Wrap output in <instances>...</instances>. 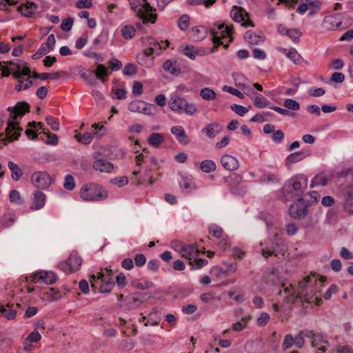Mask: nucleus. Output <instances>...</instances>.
I'll return each instance as SVG.
<instances>
[{
  "label": "nucleus",
  "mask_w": 353,
  "mask_h": 353,
  "mask_svg": "<svg viewBox=\"0 0 353 353\" xmlns=\"http://www.w3.org/2000/svg\"><path fill=\"white\" fill-rule=\"evenodd\" d=\"M319 283L320 282L317 281L315 275L310 274L299 282L297 294L296 290L292 285L285 287L284 283L281 286L283 288V291L280 289L277 294L278 295H281L283 292L286 295L283 300L285 303L293 304L296 299H300L303 303H314L316 305H320L322 303V299L316 296L317 290L316 289V285Z\"/></svg>",
  "instance_id": "obj_1"
},
{
  "label": "nucleus",
  "mask_w": 353,
  "mask_h": 353,
  "mask_svg": "<svg viewBox=\"0 0 353 353\" xmlns=\"http://www.w3.org/2000/svg\"><path fill=\"white\" fill-rule=\"evenodd\" d=\"M8 111L10 115L8 121V126L6 130V137L3 133L0 134V144H7V142H12L17 140L23 130L19 126V119H21L25 113L30 112V105L26 101L18 102L14 107H8Z\"/></svg>",
  "instance_id": "obj_2"
},
{
  "label": "nucleus",
  "mask_w": 353,
  "mask_h": 353,
  "mask_svg": "<svg viewBox=\"0 0 353 353\" xmlns=\"http://www.w3.org/2000/svg\"><path fill=\"white\" fill-rule=\"evenodd\" d=\"M307 188V178L301 174L294 176L288 181L283 190V196L285 200L297 201H305L303 197L304 192Z\"/></svg>",
  "instance_id": "obj_3"
},
{
  "label": "nucleus",
  "mask_w": 353,
  "mask_h": 353,
  "mask_svg": "<svg viewBox=\"0 0 353 353\" xmlns=\"http://www.w3.org/2000/svg\"><path fill=\"white\" fill-rule=\"evenodd\" d=\"M81 199L86 201H101L108 198V192L97 183L84 185L80 190Z\"/></svg>",
  "instance_id": "obj_4"
},
{
  "label": "nucleus",
  "mask_w": 353,
  "mask_h": 353,
  "mask_svg": "<svg viewBox=\"0 0 353 353\" xmlns=\"http://www.w3.org/2000/svg\"><path fill=\"white\" fill-rule=\"evenodd\" d=\"M169 107L174 112H185L188 115H193L197 110L194 103H188L184 98L180 97L176 94L171 97Z\"/></svg>",
  "instance_id": "obj_5"
},
{
  "label": "nucleus",
  "mask_w": 353,
  "mask_h": 353,
  "mask_svg": "<svg viewBox=\"0 0 353 353\" xmlns=\"http://www.w3.org/2000/svg\"><path fill=\"white\" fill-rule=\"evenodd\" d=\"M210 32L212 35V42L214 48H217L223 44L221 41L222 39L230 37V42L232 41L231 37L232 34V26H225L224 23L219 24L216 26V24H214V27L211 28Z\"/></svg>",
  "instance_id": "obj_6"
},
{
  "label": "nucleus",
  "mask_w": 353,
  "mask_h": 353,
  "mask_svg": "<svg viewBox=\"0 0 353 353\" xmlns=\"http://www.w3.org/2000/svg\"><path fill=\"white\" fill-rule=\"evenodd\" d=\"M307 338L311 340V345L315 350L316 353H325L330 343L321 333L311 330L306 332Z\"/></svg>",
  "instance_id": "obj_7"
},
{
  "label": "nucleus",
  "mask_w": 353,
  "mask_h": 353,
  "mask_svg": "<svg viewBox=\"0 0 353 353\" xmlns=\"http://www.w3.org/2000/svg\"><path fill=\"white\" fill-rule=\"evenodd\" d=\"M31 181L35 188L45 190L54 182V179L46 171H37L32 174Z\"/></svg>",
  "instance_id": "obj_8"
},
{
  "label": "nucleus",
  "mask_w": 353,
  "mask_h": 353,
  "mask_svg": "<svg viewBox=\"0 0 353 353\" xmlns=\"http://www.w3.org/2000/svg\"><path fill=\"white\" fill-rule=\"evenodd\" d=\"M82 264V259L78 253L73 251L68 259L59 265V268L67 274H70L79 270Z\"/></svg>",
  "instance_id": "obj_9"
},
{
  "label": "nucleus",
  "mask_w": 353,
  "mask_h": 353,
  "mask_svg": "<svg viewBox=\"0 0 353 353\" xmlns=\"http://www.w3.org/2000/svg\"><path fill=\"white\" fill-rule=\"evenodd\" d=\"M321 5L319 0H301L296 11L301 14L308 11V15L313 16L320 10Z\"/></svg>",
  "instance_id": "obj_10"
},
{
  "label": "nucleus",
  "mask_w": 353,
  "mask_h": 353,
  "mask_svg": "<svg viewBox=\"0 0 353 353\" xmlns=\"http://www.w3.org/2000/svg\"><path fill=\"white\" fill-rule=\"evenodd\" d=\"M33 283L42 282L46 285H52L58 279L57 274L51 271H39L31 275Z\"/></svg>",
  "instance_id": "obj_11"
},
{
  "label": "nucleus",
  "mask_w": 353,
  "mask_h": 353,
  "mask_svg": "<svg viewBox=\"0 0 353 353\" xmlns=\"http://www.w3.org/2000/svg\"><path fill=\"white\" fill-rule=\"evenodd\" d=\"M132 10L137 13V15L141 18L143 23H154L156 22L157 19V14L156 13H151L150 18H148L143 13V10L141 8V3L139 0H129Z\"/></svg>",
  "instance_id": "obj_12"
},
{
  "label": "nucleus",
  "mask_w": 353,
  "mask_h": 353,
  "mask_svg": "<svg viewBox=\"0 0 353 353\" xmlns=\"http://www.w3.org/2000/svg\"><path fill=\"white\" fill-rule=\"evenodd\" d=\"M343 209L348 215H353V185L347 186L343 192Z\"/></svg>",
  "instance_id": "obj_13"
},
{
  "label": "nucleus",
  "mask_w": 353,
  "mask_h": 353,
  "mask_svg": "<svg viewBox=\"0 0 353 353\" xmlns=\"http://www.w3.org/2000/svg\"><path fill=\"white\" fill-rule=\"evenodd\" d=\"M308 206L305 201H297L290 205V214L294 219H303L307 215Z\"/></svg>",
  "instance_id": "obj_14"
},
{
  "label": "nucleus",
  "mask_w": 353,
  "mask_h": 353,
  "mask_svg": "<svg viewBox=\"0 0 353 353\" xmlns=\"http://www.w3.org/2000/svg\"><path fill=\"white\" fill-rule=\"evenodd\" d=\"M232 19L236 22L243 21L242 26L244 27L254 26L251 21H245V17L248 16V13L245 11L242 8L234 6L230 12Z\"/></svg>",
  "instance_id": "obj_15"
},
{
  "label": "nucleus",
  "mask_w": 353,
  "mask_h": 353,
  "mask_svg": "<svg viewBox=\"0 0 353 353\" xmlns=\"http://www.w3.org/2000/svg\"><path fill=\"white\" fill-rule=\"evenodd\" d=\"M340 17V14L326 16L323 19V24L329 30H336L342 24Z\"/></svg>",
  "instance_id": "obj_16"
},
{
  "label": "nucleus",
  "mask_w": 353,
  "mask_h": 353,
  "mask_svg": "<svg viewBox=\"0 0 353 353\" xmlns=\"http://www.w3.org/2000/svg\"><path fill=\"white\" fill-rule=\"evenodd\" d=\"M222 166L230 171L236 170L239 167L238 160L233 156L224 154L221 158Z\"/></svg>",
  "instance_id": "obj_17"
},
{
  "label": "nucleus",
  "mask_w": 353,
  "mask_h": 353,
  "mask_svg": "<svg viewBox=\"0 0 353 353\" xmlns=\"http://www.w3.org/2000/svg\"><path fill=\"white\" fill-rule=\"evenodd\" d=\"M170 131L181 144L186 145L190 143V139L182 126H173L171 128Z\"/></svg>",
  "instance_id": "obj_18"
},
{
  "label": "nucleus",
  "mask_w": 353,
  "mask_h": 353,
  "mask_svg": "<svg viewBox=\"0 0 353 353\" xmlns=\"http://www.w3.org/2000/svg\"><path fill=\"white\" fill-rule=\"evenodd\" d=\"M12 77L18 80V83L15 86V90L18 92L22 90H28L33 84L32 81L30 78L24 79L21 77L20 72H13Z\"/></svg>",
  "instance_id": "obj_19"
},
{
  "label": "nucleus",
  "mask_w": 353,
  "mask_h": 353,
  "mask_svg": "<svg viewBox=\"0 0 353 353\" xmlns=\"http://www.w3.org/2000/svg\"><path fill=\"white\" fill-rule=\"evenodd\" d=\"M200 252L203 254L205 253V250L200 251L192 245H185L181 250V254L182 257L188 259L189 261H192V259L196 258Z\"/></svg>",
  "instance_id": "obj_20"
},
{
  "label": "nucleus",
  "mask_w": 353,
  "mask_h": 353,
  "mask_svg": "<svg viewBox=\"0 0 353 353\" xmlns=\"http://www.w3.org/2000/svg\"><path fill=\"white\" fill-rule=\"evenodd\" d=\"M46 202V195L40 190H36L34 193L33 202L30 209L35 210L42 208Z\"/></svg>",
  "instance_id": "obj_21"
},
{
  "label": "nucleus",
  "mask_w": 353,
  "mask_h": 353,
  "mask_svg": "<svg viewBox=\"0 0 353 353\" xmlns=\"http://www.w3.org/2000/svg\"><path fill=\"white\" fill-rule=\"evenodd\" d=\"M222 130L221 126L217 123H212L206 125L201 130V132L205 134L208 138L212 139Z\"/></svg>",
  "instance_id": "obj_22"
},
{
  "label": "nucleus",
  "mask_w": 353,
  "mask_h": 353,
  "mask_svg": "<svg viewBox=\"0 0 353 353\" xmlns=\"http://www.w3.org/2000/svg\"><path fill=\"white\" fill-rule=\"evenodd\" d=\"M93 168L101 172H110L113 168V164L103 159H97L93 163Z\"/></svg>",
  "instance_id": "obj_23"
},
{
  "label": "nucleus",
  "mask_w": 353,
  "mask_h": 353,
  "mask_svg": "<svg viewBox=\"0 0 353 353\" xmlns=\"http://www.w3.org/2000/svg\"><path fill=\"white\" fill-rule=\"evenodd\" d=\"M244 39L251 46L259 45L264 41L263 37L252 31H247L244 34Z\"/></svg>",
  "instance_id": "obj_24"
},
{
  "label": "nucleus",
  "mask_w": 353,
  "mask_h": 353,
  "mask_svg": "<svg viewBox=\"0 0 353 353\" xmlns=\"http://www.w3.org/2000/svg\"><path fill=\"white\" fill-rule=\"evenodd\" d=\"M273 252H276V255L283 256L285 252L287 251V246L282 239L277 238V235L275 236L274 241L273 242L272 247Z\"/></svg>",
  "instance_id": "obj_25"
},
{
  "label": "nucleus",
  "mask_w": 353,
  "mask_h": 353,
  "mask_svg": "<svg viewBox=\"0 0 353 353\" xmlns=\"http://www.w3.org/2000/svg\"><path fill=\"white\" fill-rule=\"evenodd\" d=\"M38 6L33 2H27L26 4L20 6L18 8V10L21 14L26 17H30L34 14L35 10H37Z\"/></svg>",
  "instance_id": "obj_26"
},
{
  "label": "nucleus",
  "mask_w": 353,
  "mask_h": 353,
  "mask_svg": "<svg viewBox=\"0 0 353 353\" xmlns=\"http://www.w3.org/2000/svg\"><path fill=\"white\" fill-rule=\"evenodd\" d=\"M163 69L174 75H178L181 73L179 64L176 61L167 60L163 63Z\"/></svg>",
  "instance_id": "obj_27"
},
{
  "label": "nucleus",
  "mask_w": 353,
  "mask_h": 353,
  "mask_svg": "<svg viewBox=\"0 0 353 353\" xmlns=\"http://www.w3.org/2000/svg\"><path fill=\"white\" fill-rule=\"evenodd\" d=\"M209 233L216 238L221 239V242H223L225 245L228 244V238L226 236H223V230L217 225L212 224L210 225Z\"/></svg>",
  "instance_id": "obj_28"
},
{
  "label": "nucleus",
  "mask_w": 353,
  "mask_h": 353,
  "mask_svg": "<svg viewBox=\"0 0 353 353\" xmlns=\"http://www.w3.org/2000/svg\"><path fill=\"white\" fill-rule=\"evenodd\" d=\"M310 153L309 151L307 154L304 151H299L294 153H292L286 159V165H291L293 163H295L296 162H299L303 159L307 155H310Z\"/></svg>",
  "instance_id": "obj_29"
},
{
  "label": "nucleus",
  "mask_w": 353,
  "mask_h": 353,
  "mask_svg": "<svg viewBox=\"0 0 353 353\" xmlns=\"http://www.w3.org/2000/svg\"><path fill=\"white\" fill-rule=\"evenodd\" d=\"M107 274H105L103 272H100L98 273L97 276L95 274H92L90 276V283L91 287L92 288H96V282L98 280L102 281L103 278H112V270L110 268H105Z\"/></svg>",
  "instance_id": "obj_30"
},
{
  "label": "nucleus",
  "mask_w": 353,
  "mask_h": 353,
  "mask_svg": "<svg viewBox=\"0 0 353 353\" xmlns=\"http://www.w3.org/2000/svg\"><path fill=\"white\" fill-rule=\"evenodd\" d=\"M101 281V285L99 288L101 293H108L110 292L113 286L114 285V281L112 278H103Z\"/></svg>",
  "instance_id": "obj_31"
},
{
  "label": "nucleus",
  "mask_w": 353,
  "mask_h": 353,
  "mask_svg": "<svg viewBox=\"0 0 353 353\" xmlns=\"http://www.w3.org/2000/svg\"><path fill=\"white\" fill-rule=\"evenodd\" d=\"M164 141V137L159 133H152L148 138L149 144L155 148H158Z\"/></svg>",
  "instance_id": "obj_32"
},
{
  "label": "nucleus",
  "mask_w": 353,
  "mask_h": 353,
  "mask_svg": "<svg viewBox=\"0 0 353 353\" xmlns=\"http://www.w3.org/2000/svg\"><path fill=\"white\" fill-rule=\"evenodd\" d=\"M200 168L203 172L210 173L216 170V165L212 160L206 159L201 163Z\"/></svg>",
  "instance_id": "obj_33"
},
{
  "label": "nucleus",
  "mask_w": 353,
  "mask_h": 353,
  "mask_svg": "<svg viewBox=\"0 0 353 353\" xmlns=\"http://www.w3.org/2000/svg\"><path fill=\"white\" fill-rule=\"evenodd\" d=\"M8 168L12 171V179L18 181L22 175V171L17 164L9 161L8 163Z\"/></svg>",
  "instance_id": "obj_34"
},
{
  "label": "nucleus",
  "mask_w": 353,
  "mask_h": 353,
  "mask_svg": "<svg viewBox=\"0 0 353 353\" xmlns=\"http://www.w3.org/2000/svg\"><path fill=\"white\" fill-rule=\"evenodd\" d=\"M328 180L329 178L326 175L323 174H319L312 179L311 187L317 185L325 186L327 184Z\"/></svg>",
  "instance_id": "obj_35"
},
{
  "label": "nucleus",
  "mask_w": 353,
  "mask_h": 353,
  "mask_svg": "<svg viewBox=\"0 0 353 353\" xmlns=\"http://www.w3.org/2000/svg\"><path fill=\"white\" fill-rule=\"evenodd\" d=\"M310 330H301L299 334L294 338V344L298 348H301L305 343L304 338L307 337L306 332H310Z\"/></svg>",
  "instance_id": "obj_36"
},
{
  "label": "nucleus",
  "mask_w": 353,
  "mask_h": 353,
  "mask_svg": "<svg viewBox=\"0 0 353 353\" xmlns=\"http://www.w3.org/2000/svg\"><path fill=\"white\" fill-rule=\"evenodd\" d=\"M136 30L132 26H124L121 30V33L122 37L125 39H130L135 35Z\"/></svg>",
  "instance_id": "obj_37"
},
{
  "label": "nucleus",
  "mask_w": 353,
  "mask_h": 353,
  "mask_svg": "<svg viewBox=\"0 0 353 353\" xmlns=\"http://www.w3.org/2000/svg\"><path fill=\"white\" fill-rule=\"evenodd\" d=\"M200 96L206 101L213 100L216 98V92L210 88H204L200 91Z\"/></svg>",
  "instance_id": "obj_38"
},
{
  "label": "nucleus",
  "mask_w": 353,
  "mask_h": 353,
  "mask_svg": "<svg viewBox=\"0 0 353 353\" xmlns=\"http://www.w3.org/2000/svg\"><path fill=\"white\" fill-rule=\"evenodd\" d=\"M17 314V312L14 309L6 308L3 305L0 304V315L5 316L8 319H13Z\"/></svg>",
  "instance_id": "obj_39"
},
{
  "label": "nucleus",
  "mask_w": 353,
  "mask_h": 353,
  "mask_svg": "<svg viewBox=\"0 0 353 353\" xmlns=\"http://www.w3.org/2000/svg\"><path fill=\"white\" fill-rule=\"evenodd\" d=\"M94 134L91 132H85L83 134H79L75 136L77 140L83 144H89L93 139Z\"/></svg>",
  "instance_id": "obj_40"
},
{
  "label": "nucleus",
  "mask_w": 353,
  "mask_h": 353,
  "mask_svg": "<svg viewBox=\"0 0 353 353\" xmlns=\"http://www.w3.org/2000/svg\"><path fill=\"white\" fill-rule=\"evenodd\" d=\"M280 50L283 52L286 53V56L294 63H299L302 57L301 55L296 51V50H290L288 52H286V50L284 48H280Z\"/></svg>",
  "instance_id": "obj_41"
},
{
  "label": "nucleus",
  "mask_w": 353,
  "mask_h": 353,
  "mask_svg": "<svg viewBox=\"0 0 353 353\" xmlns=\"http://www.w3.org/2000/svg\"><path fill=\"white\" fill-rule=\"evenodd\" d=\"M144 106V101L136 100L132 101L128 106V110L132 112H141Z\"/></svg>",
  "instance_id": "obj_42"
},
{
  "label": "nucleus",
  "mask_w": 353,
  "mask_h": 353,
  "mask_svg": "<svg viewBox=\"0 0 353 353\" xmlns=\"http://www.w3.org/2000/svg\"><path fill=\"white\" fill-rule=\"evenodd\" d=\"M303 197L306 199L305 201L308 205L316 202L320 197L319 194L316 191L310 192L303 195Z\"/></svg>",
  "instance_id": "obj_43"
},
{
  "label": "nucleus",
  "mask_w": 353,
  "mask_h": 353,
  "mask_svg": "<svg viewBox=\"0 0 353 353\" xmlns=\"http://www.w3.org/2000/svg\"><path fill=\"white\" fill-rule=\"evenodd\" d=\"M270 102L261 94H257L254 99V105L258 108H263L269 105Z\"/></svg>",
  "instance_id": "obj_44"
},
{
  "label": "nucleus",
  "mask_w": 353,
  "mask_h": 353,
  "mask_svg": "<svg viewBox=\"0 0 353 353\" xmlns=\"http://www.w3.org/2000/svg\"><path fill=\"white\" fill-rule=\"evenodd\" d=\"M94 74L97 79H99L104 82L105 79L103 77L108 75V72L103 65L99 64L97 65V69L94 72Z\"/></svg>",
  "instance_id": "obj_45"
},
{
  "label": "nucleus",
  "mask_w": 353,
  "mask_h": 353,
  "mask_svg": "<svg viewBox=\"0 0 353 353\" xmlns=\"http://www.w3.org/2000/svg\"><path fill=\"white\" fill-rule=\"evenodd\" d=\"M63 187L67 190H73L75 188V181L74 177L70 174H67L64 179Z\"/></svg>",
  "instance_id": "obj_46"
},
{
  "label": "nucleus",
  "mask_w": 353,
  "mask_h": 353,
  "mask_svg": "<svg viewBox=\"0 0 353 353\" xmlns=\"http://www.w3.org/2000/svg\"><path fill=\"white\" fill-rule=\"evenodd\" d=\"M208 263V262L206 259H196V257L194 261H190L188 262L192 270L201 268L202 267L206 265Z\"/></svg>",
  "instance_id": "obj_47"
},
{
  "label": "nucleus",
  "mask_w": 353,
  "mask_h": 353,
  "mask_svg": "<svg viewBox=\"0 0 353 353\" xmlns=\"http://www.w3.org/2000/svg\"><path fill=\"white\" fill-rule=\"evenodd\" d=\"M283 105L286 108L294 111H296L300 109V104L296 101L292 99H285L283 102Z\"/></svg>",
  "instance_id": "obj_48"
},
{
  "label": "nucleus",
  "mask_w": 353,
  "mask_h": 353,
  "mask_svg": "<svg viewBox=\"0 0 353 353\" xmlns=\"http://www.w3.org/2000/svg\"><path fill=\"white\" fill-rule=\"evenodd\" d=\"M9 197L11 202H14L18 205H21L23 203V199L21 198L20 193L17 190H11Z\"/></svg>",
  "instance_id": "obj_49"
},
{
  "label": "nucleus",
  "mask_w": 353,
  "mask_h": 353,
  "mask_svg": "<svg viewBox=\"0 0 353 353\" xmlns=\"http://www.w3.org/2000/svg\"><path fill=\"white\" fill-rule=\"evenodd\" d=\"M230 109L241 117L244 116L249 111L248 108L238 104L231 105Z\"/></svg>",
  "instance_id": "obj_50"
},
{
  "label": "nucleus",
  "mask_w": 353,
  "mask_h": 353,
  "mask_svg": "<svg viewBox=\"0 0 353 353\" xmlns=\"http://www.w3.org/2000/svg\"><path fill=\"white\" fill-rule=\"evenodd\" d=\"M14 215L11 214H5L1 219V225L4 228H9L14 223Z\"/></svg>",
  "instance_id": "obj_51"
},
{
  "label": "nucleus",
  "mask_w": 353,
  "mask_h": 353,
  "mask_svg": "<svg viewBox=\"0 0 353 353\" xmlns=\"http://www.w3.org/2000/svg\"><path fill=\"white\" fill-rule=\"evenodd\" d=\"M189 21H190L189 16L188 14H183L181 17V18L179 19V20L178 21V27L181 30H185L188 28Z\"/></svg>",
  "instance_id": "obj_52"
},
{
  "label": "nucleus",
  "mask_w": 353,
  "mask_h": 353,
  "mask_svg": "<svg viewBox=\"0 0 353 353\" xmlns=\"http://www.w3.org/2000/svg\"><path fill=\"white\" fill-rule=\"evenodd\" d=\"M182 52L184 55L188 57L192 60L195 59L196 55L197 54L193 46H186L183 48Z\"/></svg>",
  "instance_id": "obj_53"
},
{
  "label": "nucleus",
  "mask_w": 353,
  "mask_h": 353,
  "mask_svg": "<svg viewBox=\"0 0 353 353\" xmlns=\"http://www.w3.org/2000/svg\"><path fill=\"white\" fill-rule=\"evenodd\" d=\"M80 76L83 79L87 81L90 84L93 85L96 84L94 76L92 71L81 72L80 73Z\"/></svg>",
  "instance_id": "obj_54"
},
{
  "label": "nucleus",
  "mask_w": 353,
  "mask_h": 353,
  "mask_svg": "<svg viewBox=\"0 0 353 353\" xmlns=\"http://www.w3.org/2000/svg\"><path fill=\"white\" fill-rule=\"evenodd\" d=\"M66 72L65 71H59L54 73H41V79L46 80L48 79H57L59 78L61 75L65 74Z\"/></svg>",
  "instance_id": "obj_55"
},
{
  "label": "nucleus",
  "mask_w": 353,
  "mask_h": 353,
  "mask_svg": "<svg viewBox=\"0 0 353 353\" xmlns=\"http://www.w3.org/2000/svg\"><path fill=\"white\" fill-rule=\"evenodd\" d=\"M137 67L133 63H128L125 65L123 73L126 76L134 75L137 73Z\"/></svg>",
  "instance_id": "obj_56"
},
{
  "label": "nucleus",
  "mask_w": 353,
  "mask_h": 353,
  "mask_svg": "<svg viewBox=\"0 0 353 353\" xmlns=\"http://www.w3.org/2000/svg\"><path fill=\"white\" fill-rule=\"evenodd\" d=\"M294 337L292 334H287L283 340L282 348L285 351L291 347L294 344Z\"/></svg>",
  "instance_id": "obj_57"
},
{
  "label": "nucleus",
  "mask_w": 353,
  "mask_h": 353,
  "mask_svg": "<svg viewBox=\"0 0 353 353\" xmlns=\"http://www.w3.org/2000/svg\"><path fill=\"white\" fill-rule=\"evenodd\" d=\"M46 121L48 125H50L51 128L54 131H57L59 129V123L58 120L51 116H48L46 118Z\"/></svg>",
  "instance_id": "obj_58"
},
{
  "label": "nucleus",
  "mask_w": 353,
  "mask_h": 353,
  "mask_svg": "<svg viewBox=\"0 0 353 353\" xmlns=\"http://www.w3.org/2000/svg\"><path fill=\"white\" fill-rule=\"evenodd\" d=\"M46 129L43 130V132L47 135L48 141L46 142V144L56 145L58 143V137L55 134L50 133L49 132H46Z\"/></svg>",
  "instance_id": "obj_59"
},
{
  "label": "nucleus",
  "mask_w": 353,
  "mask_h": 353,
  "mask_svg": "<svg viewBox=\"0 0 353 353\" xmlns=\"http://www.w3.org/2000/svg\"><path fill=\"white\" fill-rule=\"evenodd\" d=\"M287 35L291 38L293 41L297 43L299 40V37L302 35V33L297 29H290Z\"/></svg>",
  "instance_id": "obj_60"
},
{
  "label": "nucleus",
  "mask_w": 353,
  "mask_h": 353,
  "mask_svg": "<svg viewBox=\"0 0 353 353\" xmlns=\"http://www.w3.org/2000/svg\"><path fill=\"white\" fill-rule=\"evenodd\" d=\"M73 25V19L71 17L64 19L61 25V28L65 32L70 31Z\"/></svg>",
  "instance_id": "obj_61"
},
{
  "label": "nucleus",
  "mask_w": 353,
  "mask_h": 353,
  "mask_svg": "<svg viewBox=\"0 0 353 353\" xmlns=\"http://www.w3.org/2000/svg\"><path fill=\"white\" fill-rule=\"evenodd\" d=\"M261 181L263 183H276L279 181V178L277 176L274 174H263L261 177Z\"/></svg>",
  "instance_id": "obj_62"
},
{
  "label": "nucleus",
  "mask_w": 353,
  "mask_h": 353,
  "mask_svg": "<svg viewBox=\"0 0 353 353\" xmlns=\"http://www.w3.org/2000/svg\"><path fill=\"white\" fill-rule=\"evenodd\" d=\"M270 319V315L266 312H263L257 319V324L259 326H264L269 322Z\"/></svg>",
  "instance_id": "obj_63"
},
{
  "label": "nucleus",
  "mask_w": 353,
  "mask_h": 353,
  "mask_svg": "<svg viewBox=\"0 0 353 353\" xmlns=\"http://www.w3.org/2000/svg\"><path fill=\"white\" fill-rule=\"evenodd\" d=\"M109 68H111L112 70H119L122 67V63L120 61L115 58H112L108 62Z\"/></svg>",
  "instance_id": "obj_64"
}]
</instances>
